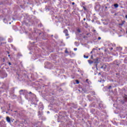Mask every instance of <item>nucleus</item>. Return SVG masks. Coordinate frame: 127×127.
Wrapping results in <instances>:
<instances>
[{
  "mask_svg": "<svg viewBox=\"0 0 127 127\" xmlns=\"http://www.w3.org/2000/svg\"><path fill=\"white\" fill-rule=\"evenodd\" d=\"M6 121H7V123H10V118L9 117H7L6 118Z\"/></svg>",
  "mask_w": 127,
  "mask_h": 127,
  "instance_id": "obj_1",
  "label": "nucleus"
},
{
  "mask_svg": "<svg viewBox=\"0 0 127 127\" xmlns=\"http://www.w3.org/2000/svg\"><path fill=\"white\" fill-rule=\"evenodd\" d=\"M94 63H95V64L99 63V58H97L94 60Z\"/></svg>",
  "mask_w": 127,
  "mask_h": 127,
  "instance_id": "obj_2",
  "label": "nucleus"
},
{
  "mask_svg": "<svg viewBox=\"0 0 127 127\" xmlns=\"http://www.w3.org/2000/svg\"><path fill=\"white\" fill-rule=\"evenodd\" d=\"M106 67H107V65L106 64H103L101 66V69H106Z\"/></svg>",
  "mask_w": 127,
  "mask_h": 127,
  "instance_id": "obj_3",
  "label": "nucleus"
},
{
  "mask_svg": "<svg viewBox=\"0 0 127 127\" xmlns=\"http://www.w3.org/2000/svg\"><path fill=\"white\" fill-rule=\"evenodd\" d=\"M64 33H66V34H65L66 36H68V34H67V33H68V30H65L64 31Z\"/></svg>",
  "mask_w": 127,
  "mask_h": 127,
  "instance_id": "obj_4",
  "label": "nucleus"
},
{
  "mask_svg": "<svg viewBox=\"0 0 127 127\" xmlns=\"http://www.w3.org/2000/svg\"><path fill=\"white\" fill-rule=\"evenodd\" d=\"M115 7H119V4H114Z\"/></svg>",
  "mask_w": 127,
  "mask_h": 127,
  "instance_id": "obj_5",
  "label": "nucleus"
},
{
  "mask_svg": "<svg viewBox=\"0 0 127 127\" xmlns=\"http://www.w3.org/2000/svg\"><path fill=\"white\" fill-rule=\"evenodd\" d=\"M84 58H86V59H88V58H89V57L88 56H86V55H84L83 56Z\"/></svg>",
  "mask_w": 127,
  "mask_h": 127,
  "instance_id": "obj_6",
  "label": "nucleus"
},
{
  "mask_svg": "<svg viewBox=\"0 0 127 127\" xmlns=\"http://www.w3.org/2000/svg\"><path fill=\"white\" fill-rule=\"evenodd\" d=\"M75 82H76V84H79V82L78 81V80H75Z\"/></svg>",
  "mask_w": 127,
  "mask_h": 127,
  "instance_id": "obj_7",
  "label": "nucleus"
},
{
  "mask_svg": "<svg viewBox=\"0 0 127 127\" xmlns=\"http://www.w3.org/2000/svg\"><path fill=\"white\" fill-rule=\"evenodd\" d=\"M89 63H93V62H92L91 61H89Z\"/></svg>",
  "mask_w": 127,
  "mask_h": 127,
  "instance_id": "obj_8",
  "label": "nucleus"
},
{
  "mask_svg": "<svg viewBox=\"0 0 127 127\" xmlns=\"http://www.w3.org/2000/svg\"><path fill=\"white\" fill-rule=\"evenodd\" d=\"M74 51H77V48H74Z\"/></svg>",
  "mask_w": 127,
  "mask_h": 127,
  "instance_id": "obj_9",
  "label": "nucleus"
},
{
  "mask_svg": "<svg viewBox=\"0 0 127 127\" xmlns=\"http://www.w3.org/2000/svg\"><path fill=\"white\" fill-rule=\"evenodd\" d=\"M91 59H93V56H91Z\"/></svg>",
  "mask_w": 127,
  "mask_h": 127,
  "instance_id": "obj_10",
  "label": "nucleus"
},
{
  "mask_svg": "<svg viewBox=\"0 0 127 127\" xmlns=\"http://www.w3.org/2000/svg\"><path fill=\"white\" fill-rule=\"evenodd\" d=\"M72 4L74 5V4H75V3L74 2H72Z\"/></svg>",
  "mask_w": 127,
  "mask_h": 127,
  "instance_id": "obj_11",
  "label": "nucleus"
},
{
  "mask_svg": "<svg viewBox=\"0 0 127 127\" xmlns=\"http://www.w3.org/2000/svg\"><path fill=\"white\" fill-rule=\"evenodd\" d=\"M98 39H99V40H100L101 39V37H99Z\"/></svg>",
  "mask_w": 127,
  "mask_h": 127,
  "instance_id": "obj_12",
  "label": "nucleus"
},
{
  "mask_svg": "<svg viewBox=\"0 0 127 127\" xmlns=\"http://www.w3.org/2000/svg\"><path fill=\"white\" fill-rule=\"evenodd\" d=\"M111 87H112V86H109V89H111Z\"/></svg>",
  "mask_w": 127,
  "mask_h": 127,
  "instance_id": "obj_13",
  "label": "nucleus"
},
{
  "mask_svg": "<svg viewBox=\"0 0 127 127\" xmlns=\"http://www.w3.org/2000/svg\"><path fill=\"white\" fill-rule=\"evenodd\" d=\"M126 18H127V15L125 16Z\"/></svg>",
  "mask_w": 127,
  "mask_h": 127,
  "instance_id": "obj_14",
  "label": "nucleus"
},
{
  "mask_svg": "<svg viewBox=\"0 0 127 127\" xmlns=\"http://www.w3.org/2000/svg\"><path fill=\"white\" fill-rule=\"evenodd\" d=\"M83 20H86V18H84V19H83Z\"/></svg>",
  "mask_w": 127,
  "mask_h": 127,
  "instance_id": "obj_15",
  "label": "nucleus"
},
{
  "mask_svg": "<svg viewBox=\"0 0 127 127\" xmlns=\"http://www.w3.org/2000/svg\"><path fill=\"white\" fill-rule=\"evenodd\" d=\"M29 94H31V92H30L29 93Z\"/></svg>",
  "mask_w": 127,
  "mask_h": 127,
  "instance_id": "obj_16",
  "label": "nucleus"
},
{
  "mask_svg": "<svg viewBox=\"0 0 127 127\" xmlns=\"http://www.w3.org/2000/svg\"><path fill=\"white\" fill-rule=\"evenodd\" d=\"M86 82H88V79H86Z\"/></svg>",
  "mask_w": 127,
  "mask_h": 127,
  "instance_id": "obj_17",
  "label": "nucleus"
},
{
  "mask_svg": "<svg viewBox=\"0 0 127 127\" xmlns=\"http://www.w3.org/2000/svg\"><path fill=\"white\" fill-rule=\"evenodd\" d=\"M93 52H91V53H92Z\"/></svg>",
  "mask_w": 127,
  "mask_h": 127,
  "instance_id": "obj_18",
  "label": "nucleus"
},
{
  "mask_svg": "<svg viewBox=\"0 0 127 127\" xmlns=\"http://www.w3.org/2000/svg\"><path fill=\"white\" fill-rule=\"evenodd\" d=\"M94 31H96V30H94Z\"/></svg>",
  "mask_w": 127,
  "mask_h": 127,
  "instance_id": "obj_19",
  "label": "nucleus"
},
{
  "mask_svg": "<svg viewBox=\"0 0 127 127\" xmlns=\"http://www.w3.org/2000/svg\"><path fill=\"white\" fill-rule=\"evenodd\" d=\"M48 113H49V112H48Z\"/></svg>",
  "mask_w": 127,
  "mask_h": 127,
  "instance_id": "obj_20",
  "label": "nucleus"
},
{
  "mask_svg": "<svg viewBox=\"0 0 127 127\" xmlns=\"http://www.w3.org/2000/svg\"><path fill=\"white\" fill-rule=\"evenodd\" d=\"M99 74H101V73H99Z\"/></svg>",
  "mask_w": 127,
  "mask_h": 127,
  "instance_id": "obj_21",
  "label": "nucleus"
}]
</instances>
